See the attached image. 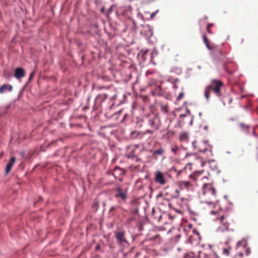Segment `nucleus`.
<instances>
[{
  "mask_svg": "<svg viewBox=\"0 0 258 258\" xmlns=\"http://www.w3.org/2000/svg\"><path fill=\"white\" fill-rule=\"evenodd\" d=\"M222 212L218 205H217V211L212 210L210 212L211 215L217 216L215 220L220 224L217 228V231L220 232L228 231L230 225L233 221L228 215L222 214Z\"/></svg>",
  "mask_w": 258,
  "mask_h": 258,
  "instance_id": "1",
  "label": "nucleus"
},
{
  "mask_svg": "<svg viewBox=\"0 0 258 258\" xmlns=\"http://www.w3.org/2000/svg\"><path fill=\"white\" fill-rule=\"evenodd\" d=\"M223 86V83L217 79H213L210 85H208L205 91V97L207 101L210 99V93L213 91L216 96L220 97L221 95V88Z\"/></svg>",
  "mask_w": 258,
  "mask_h": 258,
  "instance_id": "2",
  "label": "nucleus"
},
{
  "mask_svg": "<svg viewBox=\"0 0 258 258\" xmlns=\"http://www.w3.org/2000/svg\"><path fill=\"white\" fill-rule=\"evenodd\" d=\"M203 195L207 197L211 201H206L208 204L212 205L214 203L212 200L215 199L216 197L217 191L214 186L210 183H204L203 185Z\"/></svg>",
  "mask_w": 258,
  "mask_h": 258,
  "instance_id": "3",
  "label": "nucleus"
},
{
  "mask_svg": "<svg viewBox=\"0 0 258 258\" xmlns=\"http://www.w3.org/2000/svg\"><path fill=\"white\" fill-rule=\"evenodd\" d=\"M148 123L150 126L155 131L159 129L161 126V121L159 116L153 113L148 114L146 116Z\"/></svg>",
  "mask_w": 258,
  "mask_h": 258,
  "instance_id": "4",
  "label": "nucleus"
},
{
  "mask_svg": "<svg viewBox=\"0 0 258 258\" xmlns=\"http://www.w3.org/2000/svg\"><path fill=\"white\" fill-rule=\"evenodd\" d=\"M128 189L127 187L119 186L115 189L114 197L125 202L127 199Z\"/></svg>",
  "mask_w": 258,
  "mask_h": 258,
  "instance_id": "5",
  "label": "nucleus"
},
{
  "mask_svg": "<svg viewBox=\"0 0 258 258\" xmlns=\"http://www.w3.org/2000/svg\"><path fill=\"white\" fill-rule=\"evenodd\" d=\"M115 237L118 245L124 246L128 245V242L125 238L124 231H120L115 233Z\"/></svg>",
  "mask_w": 258,
  "mask_h": 258,
  "instance_id": "6",
  "label": "nucleus"
},
{
  "mask_svg": "<svg viewBox=\"0 0 258 258\" xmlns=\"http://www.w3.org/2000/svg\"><path fill=\"white\" fill-rule=\"evenodd\" d=\"M192 144L194 147L195 148H197L199 152L205 153L207 151H211V148L208 144L207 142L202 141L200 143H198L197 142L195 141L193 142Z\"/></svg>",
  "mask_w": 258,
  "mask_h": 258,
  "instance_id": "7",
  "label": "nucleus"
},
{
  "mask_svg": "<svg viewBox=\"0 0 258 258\" xmlns=\"http://www.w3.org/2000/svg\"><path fill=\"white\" fill-rule=\"evenodd\" d=\"M132 8L131 6H125L118 9L117 13L128 19L131 18Z\"/></svg>",
  "mask_w": 258,
  "mask_h": 258,
  "instance_id": "8",
  "label": "nucleus"
},
{
  "mask_svg": "<svg viewBox=\"0 0 258 258\" xmlns=\"http://www.w3.org/2000/svg\"><path fill=\"white\" fill-rule=\"evenodd\" d=\"M189 177L194 181H200L203 184L207 183V181L208 180V178L207 176L205 175L202 176L201 172H195L193 174H191Z\"/></svg>",
  "mask_w": 258,
  "mask_h": 258,
  "instance_id": "9",
  "label": "nucleus"
},
{
  "mask_svg": "<svg viewBox=\"0 0 258 258\" xmlns=\"http://www.w3.org/2000/svg\"><path fill=\"white\" fill-rule=\"evenodd\" d=\"M155 181L161 185L166 183V180L164 179L163 173L160 171H157L155 176Z\"/></svg>",
  "mask_w": 258,
  "mask_h": 258,
  "instance_id": "10",
  "label": "nucleus"
},
{
  "mask_svg": "<svg viewBox=\"0 0 258 258\" xmlns=\"http://www.w3.org/2000/svg\"><path fill=\"white\" fill-rule=\"evenodd\" d=\"M188 226L191 230V232L193 233V235L189 236V237L188 238V241H189V243H192L193 242L192 241L193 239L196 240L197 238H199L200 234L195 229H192V226L191 224H189Z\"/></svg>",
  "mask_w": 258,
  "mask_h": 258,
  "instance_id": "11",
  "label": "nucleus"
},
{
  "mask_svg": "<svg viewBox=\"0 0 258 258\" xmlns=\"http://www.w3.org/2000/svg\"><path fill=\"white\" fill-rule=\"evenodd\" d=\"M25 75V71L23 68H17L15 70L14 76L18 79L24 77Z\"/></svg>",
  "mask_w": 258,
  "mask_h": 258,
  "instance_id": "12",
  "label": "nucleus"
},
{
  "mask_svg": "<svg viewBox=\"0 0 258 258\" xmlns=\"http://www.w3.org/2000/svg\"><path fill=\"white\" fill-rule=\"evenodd\" d=\"M16 161V159L15 157H13L11 158L10 161L9 162L8 164H7L6 167L5 173L6 174H8L10 173Z\"/></svg>",
  "mask_w": 258,
  "mask_h": 258,
  "instance_id": "13",
  "label": "nucleus"
},
{
  "mask_svg": "<svg viewBox=\"0 0 258 258\" xmlns=\"http://www.w3.org/2000/svg\"><path fill=\"white\" fill-rule=\"evenodd\" d=\"M178 186L181 189H188L192 186L191 183L189 181H181L178 182Z\"/></svg>",
  "mask_w": 258,
  "mask_h": 258,
  "instance_id": "14",
  "label": "nucleus"
},
{
  "mask_svg": "<svg viewBox=\"0 0 258 258\" xmlns=\"http://www.w3.org/2000/svg\"><path fill=\"white\" fill-rule=\"evenodd\" d=\"M238 126L241 131L245 132L247 134H249V130L250 127L249 125L246 124L243 122H240L238 124Z\"/></svg>",
  "mask_w": 258,
  "mask_h": 258,
  "instance_id": "15",
  "label": "nucleus"
},
{
  "mask_svg": "<svg viewBox=\"0 0 258 258\" xmlns=\"http://www.w3.org/2000/svg\"><path fill=\"white\" fill-rule=\"evenodd\" d=\"M13 90V87L12 85H7L5 84L2 85L0 87V93L3 94L4 93L6 90H8L9 91H12Z\"/></svg>",
  "mask_w": 258,
  "mask_h": 258,
  "instance_id": "16",
  "label": "nucleus"
},
{
  "mask_svg": "<svg viewBox=\"0 0 258 258\" xmlns=\"http://www.w3.org/2000/svg\"><path fill=\"white\" fill-rule=\"evenodd\" d=\"M151 94L153 96H160L162 95V89L160 86H157L152 91Z\"/></svg>",
  "mask_w": 258,
  "mask_h": 258,
  "instance_id": "17",
  "label": "nucleus"
},
{
  "mask_svg": "<svg viewBox=\"0 0 258 258\" xmlns=\"http://www.w3.org/2000/svg\"><path fill=\"white\" fill-rule=\"evenodd\" d=\"M188 137L186 133H182L180 134L179 136V140L181 142H186L188 140Z\"/></svg>",
  "mask_w": 258,
  "mask_h": 258,
  "instance_id": "18",
  "label": "nucleus"
},
{
  "mask_svg": "<svg viewBox=\"0 0 258 258\" xmlns=\"http://www.w3.org/2000/svg\"><path fill=\"white\" fill-rule=\"evenodd\" d=\"M138 148V146L137 145H135L133 146V150H132V151L131 152V153H128V155H127V156L128 157V158H134L136 156V155H135V151Z\"/></svg>",
  "mask_w": 258,
  "mask_h": 258,
  "instance_id": "19",
  "label": "nucleus"
},
{
  "mask_svg": "<svg viewBox=\"0 0 258 258\" xmlns=\"http://www.w3.org/2000/svg\"><path fill=\"white\" fill-rule=\"evenodd\" d=\"M203 41H204V43L206 44L207 47L209 49H211V47H210V45H209V39H208V38L207 37L206 34H204L203 35Z\"/></svg>",
  "mask_w": 258,
  "mask_h": 258,
  "instance_id": "20",
  "label": "nucleus"
},
{
  "mask_svg": "<svg viewBox=\"0 0 258 258\" xmlns=\"http://www.w3.org/2000/svg\"><path fill=\"white\" fill-rule=\"evenodd\" d=\"M161 110L164 113H167L168 112V107L167 105L162 104L161 105Z\"/></svg>",
  "mask_w": 258,
  "mask_h": 258,
  "instance_id": "21",
  "label": "nucleus"
},
{
  "mask_svg": "<svg viewBox=\"0 0 258 258\" xmlns=\"http://www.w3.org/2000/svg\"><path fill=\"white\" fill-rule=\"evenodd\" d=\"M179 150V147L176 145H173L171 147V151L174 154H177Z\"/></svg>",
  "mask_w": 258,
  "mask_h": 258,
  "instance_id": "22",
  "label": "nucleus"
},
{
  "mask_svg": "<svg viewBox=\"0 0 258 258\" xmlns=\"http://www.w3.org/2000/svg\"><path fill=\"white\" fill-rule=\"evenodd\" d=\"M164 153V150L162 148H160L158 150H155L154 152V155H162Z\"/></svg>",
  "mask_w": 258,
  "mask_h": 258,
  "instance_id": "23",
  "label": "nucleus"
},
{
  "mask_svg": "<svg viewBox=\"0 0 258 258\" xmlns=\"http://www.w3.org/2000/svg\"><path fill=\"white\" fill-rule=\"evenodd\" d=\"M230 248H225L223 249V253L227 256L229 255Z\"/></svg>",
  "mask_w": 258,
  "mask_h": 258,
  "instance_id": "24",
  "label": "nucleus"
},
{
  "mask_svg": "<svg viewBox=\"0 0 258 258\" xmlns=\"http://www.w3.org/2000/svg\"><path fill=\"white\" fill-rule=\"evenodd\" d=\"M184 95V93L183 92H180L176 98V101H179L181 99L183 98Z\"/></svg>",
  "mask_w": 258,
  "mask_h": 258,
  "instance_id": "25",
  "label": "nucleus"
},
{
  "mask_svg": "<svg viewBox=\"0 0 258 258\" xmlns=\"http://www.w3.org/2000/svg\"><path fill=\"white\" fill-rule=\"evenodd\" d=\"M213 24H208V25H207V31L210 34H212L211 28L213 26Z\"/></svg>",
  "mask_w": 258,
  "mask_h": 258,
  "instance_id": "26",
  "label": "nucleus"
},
{
  "mask_svg": "<svg viewBox=\"0 0 258 258\" xmlns=\"http://www.w3.org/2000/svg\"><path fill=\"white\" fill-rule=\"evenodd\" d=\"M113 6H111L109 9L107 10L106 16L108 17L109 15L112 12Z\"/></svg>",
  "mask_w": 258,
  "mask_h": 258,
  "instance_id": "27",
  "label": "nucleus"
},
{
  "mask_svg": "<svg viewBox=\"0 0 258 258\" xmlns=\"http://www.w3.org/2000/svg\"><path fill=\"white\" fill-rule=\"evenodd\" d=\"M137 17L142 20H144V16L142 14H141L140 12L137 13Z\"/></svg>",
  "mask_w": 258,
  "mask_h": 258,
  "instance_id": "28",
  "label": "nucleus"
},
{
  "mask_svg": "<svg viewBox=\"0 0 258 258\" xmlns=\"http://www.w3.org/2000/svg\"><path fill=\"white\" fill-rule=\"evenodd\" d=\"M121 112H122V110H120L118 111V112H117L116 113L114 114L113 116L115 117V119H118V116L121 113Z\"/></svg>",
  "mask_w": 258,
  "mask_h": 258,
  "instance_id": "29",
  "label": "nucleus"
},
{
  "mask_svg": "<svg viewBox=\"0 0 258 258\" xmlns=\"http://www.w3.org/2000/svg\"><path fill=\"white\" fill-rule=\"evenodd\" d=\"M140 132H133L132 134V137L133 138H137L138 137V136H139V135H140Z\"/></svg>",
  "mask_w": 258,
  "mask_h": 258,
  "instance_id": "30",
  "label": "nucleus"
},
{
  "mask_svg": "<svg viewBox=\"0 0 258 258\" xmlns=\"http://www.w3.org/2000/svg\"><path fill=\"white\" fill-rule=\"evenodd\" d=\"M159 12V10H157L155 12H154V13H153L152 14H151V19H153L155 16L156 15V14H157Z\"/></svg>",
  "mask_w": 258,
  "mask_h": 258,
  "instance_id": "31",
  "label": "nucleus"
},
{
  "mask_svg": "<svg viewBox=\"0 0 258 258\" xmlns=\"http://www.w3.org/2000/svg\"><path fill=\"white\" fill-rule=\"evenodd\" d=\"M153 131H152V130H147L146 131H145L144 132V134H146L147 133H150L151 134H152L153 133Z\"/></svg>",
  "mask_w": 258,
  "mask_h": 258,
  "instance_id": "32",
  "label": "nucleus"
},
{
  "mask_svg": "<svg viewBox=\"0 0 258 258\" xmlns=\"http://www.w3.org/2000/svg\"><path fill=\"white\" fill-rule=\"evenodd\" d=\"M250 249L249 248H246V249L245 250V253L247 255H248L250 254Z\"/></svg>",
  "mask_w": 258,
  "mask_h": 258,
  "instance_id": "33",
  "label": "nucleus"
},
{
  "mask_svg": "<svg viewBox=\"0 0 258 258\" xmlns=\"http://www.w3.org/2000/svg\"><path fill=\"white\" fill-rule=\"evenodd\" d=\"M100 244H97L95 247V250H98L100 249Z\"/></svg>",
  "mask_w": 258,
  "mask_h": 258,
  "instance_id": "34",
  "label": "nucleus"
},
{
  "mask_svg": "<svg viewBox=\"0 0 258 258\" xmlns=\"http://www.w3.org/2000/svg\"><path fill=\"white\" fill-rule=\"evenodd\" d=\"M103 95L104 96V98H106L107 97V95L106 94H103ZM102 95H99L97 96V98H99V97H101Z\"/></svg>",
  "mask_w": 258,
  "mask_h": 258,
  "instance_id": "35",
  "label": "nucleus"
},
{
  "mask_svg": "<svg viewBox=\"0 0 258 258\" xmlns=\"http://www.w3.org/2000/svg\"><path fill=\"white\" fill-rule=\"evenodd\" d=\"M243 242V241H239L237 243V246L239 247L241 245V244Z\"/></svg>",
  "mask_w": 258,
  "mask_h": 258,
  "instance_id": "36",
  "label": "nucleus"
},
{
  "mask_svg": "<svg viewBox=\"0 0 258 258\" xmlns=\"http://www.w3.org/2000/svg\"><path fill=\"white\" fill-rule=\"evenodd\" d=\"M167 134L168 135L171 134V135H173V132L172 131H169L167 132Z\"/></svg>",
  "mask_w": 258,
  "mask_h": 258,
  "instance_id": "37",
  "label": "nucleus"
},
{
  "mask_svg": "<svg viewBox=\"0 0 258 258\" xmlns=\"http://www.w3.org/2000/svg\"><path fill=\"white\" fill-rule=\"evenodd\" d=\"M105 10V8H101V12L102 13H104Z\"/></svg>",
  "mask_w": 258,
  "mask_h": 258,
  "instance_id": "38",
  "label": "nucleus"
},
{
  "mask_svg": "<svg viewBox=\"0 0 258 258\" xmlns=\"http://www.w3.org/2000/svg\"><path fill=\"white\" fill-rule=\"evenodd\" d=\"M186 116V115L185 114H180V115H179V117H180V118H181V117H185Z\"/></svg>",
  "mask_w": 258,
  "mask_h": 258,
  "instance_id": "39",
  "label": "nucleus"
},
{
  "mask_svg": "<svg viewBox=\"0 0 258 258\" xmlns=\"http://www.w3.org/2000/svg\"><path fill=\"white\" fill-rule=\"evenodd\" d=\"M33 73H32L30 75V78H29V80L31 79L33 77Z\"/></svg>",
  "mask_w": 258,
  "mask_h": 258,
  "instance_id": "40",
  "label": "nucleus"
},
{
  "mask_svg": "<svg viewBox=\"0 0 258 258\" xmlns=\"http://www.w3.org/2000/svg\"><path fill=\"white\" fill-rule=\"evenodd\" d=\"M134 26H136V23L134 20H132Z\"/></svg>",
  "mask_w": 258,
  "mask_h": 258,
  "instance_id": "41",
  "label": "nucleus"
},
{
  "mask_svg": "<svg viewBox=\"0 0 258 258\" xmlns=\"http://www.w3.org/2000/svg\"><path fill=\"white\" fill-rule=\"evenodd\" d=\"M219 52H220V53L221 55H222V51H221V50H219Z\"/></svg>",
  "mask_w": 258,
  "mask_h": 258,
  "instance_id": "42",
  "label": "nucleus"
},
{
  "mask_svg": "<svg viewBox=\"0 0 258 258\" xmlns=\"http://www.w3.org/2000/svg\"><path fill=\"white\" fill-rule=\"evenodd\" d=\"M253 134H254V135H255V131H254V130H253Z\"/></svg>",
  "mask_w": 258,
  "mask_h": 258,
  "instance_id": "43",
  "label": "nucleus"
},
{
  "mask_svg": "<svg viewBox=\"0 0 258 258\" xmlns=\"http://www.w3.org/2000/svg\"><path fill=\"white\" fill-rule=\"evenodd\" d=\"M175 191H176V193H178V194L179 193V191L178 190H176Z\"/></svg>",
  "mask_w": 258,
  "mask_h": 258,
  "instance_id": "44",
  "label": "nucleus"
},
{
  "mask_svg": "<svg viewBox=\"0 0 258 258\" xmlns=\"http://www.w3.org/2000/svg\"><path fill=\"white\" fill-rule=\"evenodd\" d=\"M2 155H3V154H0V158H1V157H2Z\"/></svg>",
  "mask_w": 258,
  "mask_h": 258,
  "instance_id": "45",
  "label": "nucleus"
},
{
  "mask_svg": "<svg viewBox=\"0 0 258 258\" xmlns=\"http://www.w3.org/2000/svg\"><path fill=\"white\" fill-rule=\"evenodd\" d=\"M174 88H177V86H175V85H174Z\"/></svg>",
  "mask_w": 258,
  "mask_h": 258,
  "instance_id": "46",
  "label": "nucleus"
},
{
  "mask_svg": "<svg viewBox=\"0 0 258 258\" xmlns=\"http://www.w3.org/2000/svg\"><path fill=\"white\" fill-rule=\"evenodd\" d=\"M228 73H230V72L227 71Z\"/></svg>",
  "mask_w": 258,
  "mask_h": 258,
  "instance_id": "47",
  "label": "nucleus"
},
{
  "mask_svg": "<svg viewBox=\"0 0 258 258\" xmlns=\"http://www.w3.org/2000/svg\"><path fill=\"white\" fill-rule=\"evenodd\" d=\"M228 73H230V72L227 71Z\"/></svg>",
  "mask_w": 258,
  "mask_h": 258,
  "instance_id": "48",
  "label": "nucleus"
},
{
  "mask_svg": "<svg viewBox=\"0 0 258 258\" xmlns=\"http://www.w3.org/2000/svg\"><path fill=\"white\" fill-rule=\"evenodd\" d=\"M228 73H230V72L227 71Z\"/></svg>",
  "mask_w": 258,
  "mask_h": 258,
  "instance_id": "49",
  "label": "nucleus"
}]
</instances>
